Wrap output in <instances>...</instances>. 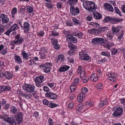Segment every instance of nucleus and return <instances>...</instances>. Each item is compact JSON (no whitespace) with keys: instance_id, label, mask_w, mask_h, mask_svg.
<instances>
[{"instance_id":"obj_1","label":"nucleus","mask_w":125,"mask_h":125,"mask_svg":"<svg viewBox=\"0 0 125 125\" xmlns=\"http://www.w3.org/2000/svg\"><path fill=\"white\" fill-rule=\"evenodd\" d=\"M83 7L89 11H92L95 10V4L94 2L91 1H86L83 3Z\"/></svg>"},{"instance_id":"obj_2","label":"nucleus","mask_w":125,"mask_h":125,"mask_svg":"<svg viewBox=\"0 0 125 125\" xmlns=\"http://www.w3.org/2000/svg\"><path fill=\"white\" fill-rule=\"evenodd\" d=\"M52 66L51 63H46L45 64L41 65L40 67L42 68V69L44 72L47 73L50 72V70L51 69Z\"/></svg>"},{"instance_id":"obj_3","label":"nucleus","mask_w":125,"mask_h":125,"mask_svg":"<svg viewBox=\"0 0 125 125\" xmlns=\"http://www.w3.org/2000/svg\"><path fill=\"white\" fill-rule=\"evenodd\" d=\"M104 39L103 38H95L92 40V43L94 45L98 44L102 45L104 43Z\"/></svg>"},{"instance_id":"obj_4","label":"nucleus","mask_w":125,"mask_h":125,"mask_svg":"<svg viewBox=\"0 0 125 125\" xmlns=\"http://www.w3.org/2000/svg\"><path fill=\"white\" fill-rule=\"evenodd\" d=\"M23 90L25 91L31 93L34 91L35 89L34 86L32 85L26 84L22 86Z\"/></svg>"},{"instance_id":"obj_5","label":"nucleus","mask_w":125,"mask_h":125,"mask_svg":"<svg viewBox=\"0 0 125 125\" xmlns=\"http://www.w3.org/2000/svg\"><path fill=\"white\" fill-rule=\"evenodd\" d=\"M123 110L120 107H118L112 114L114 117H119L122 114Z\"/></svg>"},{"instance_id":"obj_6","label":"nucleus","mask_w":125,"mask_h":125,"mask_svg":"<svg viewBox=\"0 0 125 125\" xmlns=\"http://www.w3.org/2000/svg\"><path fill=\"white\" fill-rule=\"evenodd\" d=\"M70 14L73 16H77L80 12L79 9L77 7H70Z\"/></svg>"},{"instance_id":"obj_7","label":"nucleus","mask_w":125,"mask_h":125,"mask_svg":"<svg viewBox=\"0 0 125 125\" xmlns=\"http://www.w3.org/2000/svg\"><path fill=\"white\" fill-rule=\"evenodd\" d=\"M15 39L17 40H15V43L17 45H19L23 43L24 41L23 39L21 37L20 38V35L17 34L15 36Z\"/></svg>"},{"instance_id":"obj_8","label":"nucleus","mask_w":125,"mask_h":125,"mask_svg":"<svg viewBox=\"0 0 125 125\" xmlns=\"http://www.w3.org/2000/svg\"><path fill=\"white\" fill-rule=\"evenodd\" d=\"M79 55L81 60H88L89 59L88 55L86 53L83 52H81L79 54Z\"/></svg>"},{"instance_id":"obj_9","label":"nucleus","mask_w":125,"mask_h":125,"mask_svg":"<svg viewBox=\"0 0 125 125\" xmlns=\"http://www.w3.org/2000/svg\"><path fill=\"white\" fill-rule=\"evenodd\" d=\"M2 24L4 25L6 24L9 21V19L7 15L4 14H1Z\"/></svg>"},{"instance_id":"obj_10","label":"nucleus","mask_w":125,"mask_h":125,"mask_svg":"<svg viewBox=\"0 0 125 125\" xmlns=\"http://www.w3.org/2000/svg\"><path fill=\"white\" fill-rule=\"evenodd\" d=\"M78 73H80V76L81 78L86 77V76L85 75V73L82 69V67L80 65L79 66Z\"/></svg>"},{"instance_id":"obj_11","label":"nucleus","mask_w":125,"mask_h":125,"mask_svg":"<svg viewBox=\"0 0 125 125\" xmlns=\"http://www.w3.org/2000/svg\"><path fill=\"white\" fill-rule=\"evenodd\" d=\"M122 21V19H121L111 17L110 22L112 24H115L120 22Z\"/></svg>"},{"instance_id":"obj_12","label":"nucleus","mask_w":125,"mask_h":125,"mask_svg":"<svg viewBox=\"0 0 125 125\" xmlns=\"http://www.w3.org/2000/svg\"><path fill=\"white\" fill-rule=\"evenodd\" d=\"M30 25L28 22H25L24 23L23 26L22 28L23 30L25 33H27L30 30L29 27Z\"/></svg>"},{"instance_id":"obj_13","label":"nucleus","mask_w":125,"mask_h":125,"mask_svg":"<svg viewBox=\"0 0 125 125\" xmlns=\"http://www.w3.org/2000/svg\"><path fill=\"white\" fill-rule=\"evenodd\" d=\"M45 96L46 97L50 98L52 99H55L57 98V95L56 94L52 93L49 92L45 94Z\"/></svg>"},{"instance_id":"obj_14","label":"nucleus","mask_w":125,"mask_h":125,"mask_svg":"<svg viewBox=\"0 0 125 125\" xmlns=\"http://www.w3.org/2000/svg\"><path fill=\"white\" fill-rule=\"evenodd\" d=\"M66 36L67 37V41H70L71 42L75 43H76L77 42V39L73 37L72 35H66Z\"/></svg>"},{"instance_id":"obj_15","label":"nucleus","mask_w":125,"mask_h":125,"mask_svg":"<svg viewBox=\"0 0 125 125\" xmlns=\"http://www.w3.org/2000/svg\"><path fill=\"white\" fill-rule=\"evenodd\" d=\"M4 77H5L7 79H9L12 78L13 76L12 73L9 72H5L4 73Z\"/></svg>"},{"instance_id":"obj_16","label":"nucleus","mask_w":125,"mask_h":125,"mask_svg":"<svg viewBox=\"0 0 125 125\" xmlns=\"http://www.w3.org/2000/svg\"><path fill=\"white\" fill-rule=\"evenodd\" d=\"M69 66L64 65L60 67L58 71L60 72H63L68 70L70 68Z\"/></svg>"},{"instance_id":"obj_17","label":"nucleus","mask_w":125,"mask_h":125,"mask_svg":"<svg viewBox=\"0 0 125 125\" xmlns=\"http://www.w3.org/2000/svg\"><path fill=\"white\" fill-rule=\"evenodd\" d=\"M106 10H107V11H113V9L112 6L110 4L108 3L105 4L104 5Z\"/></svg>"},{"instance_id":"obj_18","label":"nucleus","mask_w":125,"mask_h":125,"mask_svg":"<svg viewBox=\"0 0 125 125\" xmlns=\"http://www.w3.org/2000/svg\"><path fill=\"white\" fill-rule=\"evenodd\" d=\"M14 60L15 62L19 64H21L22 62V61L19 56L15 54Z\"/></svg>"},{"instance_id":"obj_19","label":"nucleus","mask_w":125,"mask_h":125,"mask_svg":"<svg viewBox=\"0 0 125 125\" xmlns=\"http://www.w3.org/2000/svg\"><path fill=\"white\" fill-rule=\"evenodd\" d=\"M3 120L11 124H13L15 122L14 119L13 117H8L7 118H4Z\"/></svg>"},{"instance_id":"obj_20","label":"nucleus","mask_w":125,"mask_h":125,"mask_svg":"<svg viewBox=\"0 0 125 125\" xmlns=\"http://www.w3.org/2000/svg\"><path fill=\"white\" fill-rule=\"evenodd\" d=\"M51 42L54 48L56 49H58L60 47V46L58 44V42L57 40L53 39L51 41Z\"/></svg>"},{"instance_id":"obj_21","label":"nucleus","mask_w":125,"mask_h":125,"mask_svg":"<svg viewBox=\"0 0 125 125\" xmlns=\"http://www.w3.org/2000/svg\"><path fill=\"white\" fill-rule=\"evenodd\" d=\"M16 121L18 124L21 123L22 121V114L21 113H20L17 114Z\"/></svg>"},{"instance_id":"obj_22","label":"nucleus","mask_w":125,"mask_h":125,"mask_svg":"<svg viewBox=\"0 0 125 125\" xmlns=\"http://www.w3.org/2000/svg\"><path fill=\"white\" fill-rule=\"evenodd\" d=\"M64 59L63 56L62 54H60L58 56V57L55 60L56 62L57 63H60L63 61Z\"/></svg>"},{"instance_id":"obj_23","label":"nucleus","mask_w":125,"mask_h":125,"mask_svg":"<svg viewBox=\"0 0 125 125\" xmlns=\"http://www.w3.org/2000/svg\"><path fill=\"white\" fill-rule=\"evenodd\" d=\"M35 80L36 86L38 87H41L42 86V85L40 84L42 82V80L40 79V78L37 77L35 78Z\"/></svg>"},{"instance_id":"obj_24","label":"nucleus","mask_w":125,"mask_h":125,"mask_svg":"<svg viewBox=\"0 0 125 125\" xmlns=\"http://www.w3.org/2000/svg\"><path fill=\"white\" fill-rule=\"evenodd\" d=\"M78 1V0H68L67 2V4L70 5V7H73V6L76 4Z\"/></svg>"},{"instance_id":"obj_25","label":"nucleus","mask_w":125,"mask_h":125,"mask_svg":"<svg viewBox=\"0 0 125 125\" xmlns=\"http://www.w3.org/2000/svg\"><path fill=\"white\" fill-rule=\"evenodd\" d=\"M114 45V44L112 42H108L107 43H105L104 45V48L110 50L111 47H112Z\"/></svg>"},{"instance_id":"obj_26","label":"nucleus","mask_w":125,"mask_h":125,"mask_svg":"<svg viewBox=\"0 0 125 125\" xmlns=\"http://www.w3.org/2000/svg\"><path fill=\"white\" fill-rule=\"evenodd\" d=\"M21 54L23 56V58L24 59L28 60V57L29 56L28 53L25 52V51H23Z\"/></svg>"},{"instance_id":"obj_27","label":"nucleus","mask_w":125,"mask_h":125,"mask_svg":"<svg viewBox=\"0 0 125 125\" xmlns=\"http://www.w3.org/2000/svg\"><path fill=\"white\" fill-rule=\"evenodd\" d=\"M91 80H92L93 82H96L98 80L97 75L95 73H93L91 75Z\"/></svg>"},{"instance_id":"obj_28","label":"nucleus","mask_w":125,"mask_h":125,"mask_svg":"<svg viewBox=\"0 0 125 125\" xmlns=\"http://www.w3.org/2000/svg\"><path fill=\"white\" fill-rule=\"evenodd\" d=\"M72 20L75 25H80L81 24V21L80 20H77L75 18H73Z\"/></svg>"},{"instance_id":"obj_29","label":"nucleus","mask_w":125,"mask_h":125,"mask_svg":"<svg viewBox=\"0 0 125 125\" xmlns=\"http://www.w3.org/2000/svg\"><path fill=\"white\" fill-rule=\"evenodd\" d=\"M85 97V94H80L77 97V100L79 102H81L83 100V98Z\"/></svg>"},{"instance_id":"obj_30","label":"nucleus","mask_w":125,"mask_h":125,"mask_svg":"<svg viewBox=\"0 0 125 125\" xmlns=\"http://www.w3.org/2000/svg\"><path fill=\"white\" fill-rule=\"evenodd\" d=\"M94 17L95 19L98 20L102 18V15L98 13H96L94 14Z\"/></svg>"},{"instance_id":"obj_31","label":"nucleus","mask_w":125,"mask_h":125,"mask_svg":"<svg viewBox=\"0 0 125 125\" xmlns=\"http://www.w3.org/2000/svg\"><path fill=\"white\" fill-rule=\"evenodd\" d=\"M120 28H119V26H118L116 27L113 26L112 27V30L113 32L116 33L119 32L120 30Z\"/></svg>"},{"instance_id":"obj_32","label":"nucleus","mask_w":125,"mask_h":125,"mask_svg":"<svg viewBox=\"0 0 125 125\" xmlns=\"http://www.w3.org/2000/svg\"><path fill=\"white\" fill-rule=\"evenodd\" d=\"M19 28V26L17 24H14L10 28V29L12 31H15Z\"/></svg>"},{"instance_id":"obj_33","label":"nucleus","mask_w":125,"mask_h":125,"mask_svg":"<svg viewBox=\"0 0 125 125\" xmlns=\"http://www.w3.org/2000/svg\"><path fill=\"white\" fill-rule=\"evenodd\" d=\"M108 77L115 78L117 76V74L115 73H110L108 74Z\"/></svg>"},{"instance_id":"obj_34","label":"nucleus","mask_w":125,"mask_h":125,"mask_svg":"<svg viewBox=\"0 0 125 125\" xmlns=\"http://www.w3.org/2000/svg\"><path fill=\"white\" fill-rule=\"evenodd\" d=\"M107 100H104L99 104V106L100 107H102L107 104Z\"/></svg>"},{"instance_id":"obj_35","label":"nucleus","mask_w":125,"mask_h":125,"mask_svg":"<svg viewBox=\"0 0 125 125\" xmlns=\"http://www.w3.org/2000/svg\"><path fill=\"white\" fill-rule=\"evenodd\" d=\"M46 54L43 53H41L39 55V59L41 60H43L46 57Z\"/></svg>"},{"instance_id":"obj_36","label":"nucleus","mask_w":125,"mask_h":125,"mask_svg":"<svg viewBox=\"0 0 125 125\" xmlns=\"http://www.w3.org/2000/svg\"><path fill=\"white\" fill-rule=\"evenodd\" d=\"M17 109L14 106H12L10 108V111L13 113L15 114L17 111Z\"/></svg>"},{"instance_id":"obj_37","label":"nucleus","mask_w":125,"mask_h":125,"mask_svg":"<svg viewBox=\"0 0 125 125\" xmlns=\"http://www.w3.org/2000/svg\"><path fill=\"white\" fill-rule=\"evenodd\" d=\"M111 18V17H107L103 20V22L104 23H106L108 21H109L110 22Z\"/></svg>"},{"instance_id":"obj_38","label":"nucleus","mask_w":125,"mask_h":125,"mask_svg":"<svg viewBox=\"0 0 125 125\" xmlns=\"http://www.w3.org/2000/svg\"><path fill=\"white\" fill-rule=\"evenodd\" d=\"M31 96L32 95L30 94H25L23 93L22 96L27 99H29Z\"/></svg>"},{"instance_id":"obj_39","label":"nucleus","mask_w":125,"mask_h":125,"mask_svg":"<svg viewBox=\"0 0 125 125\" xmlns=\"http://www.w3.org/2000/svg\"><path fill=\"white\" fill-rule=\"evenodd\" d=\"M50 107L51 108H54L55 107L58 106V105L56 104L52 103H50L49 104Z\"/></svg>"},{"instance_id":"obj_40","label":"nucleus","mask_w":125,"mask_h":125,"mask_svg":"<svg viewBox=\"0 0 125 125\" xmlns=\"http://www.w3.org/2000/svg\"><path fill=\"white\" fill-rule=\"evenodd\" d=\"M111 53L112 54L115 55L118 52V50L115 48H112L111 50Z\"/></svg>"},{"instance_id":"obj_41","label":"nucleus","mask_w":125,"mask_h":125,"mask_svg":"<svg viewBox=\"0 0 125 125\" xmlns=\"http://www.w3.org/2000/svg\"><path fill=\"white\" fill-rule=\"evenodd\" d=\"M68 46L71 50H74L76 48V47L72 43H70L69 44Z\"/></svg>"},{"instance_id":"obj_42","label":"nucleus","mask_w":125,"mask_h":125,"mask_svg":"<svg viewBox=\"0 0 125 125\" xmlns=\"http://www.w3.org/2000/svg\"><path fill=\"white\" fill-rule=\"evenodd\" d=\"M83 104L82 103H81L78 104V107L77 110L79 111H81V109H82L83 107Z\"/></svg>"},{"instance_id":"obj_43","label":"nucleus","mask_w":125,"mask_h":125,"mask_svg":"<svg viewBox=\"0 0 125 125\" xmlns=\"http://www.w3.org/2000/svg\"><path fill=\"white\" fill-rule=\"evenodd\" d=\"M27 11L30 13L32 12L33 10V8L31 6H29L27 8Z\"/></svg>"},{"instance_id":"obj_44","label":"nucleus","mask_w":125,"mask_h":125,"mask_svg":"<svg viewBox=\"0 0 125 125\" xmlns=\"http://www.w3.org/2000/svg\"><path fill=\"white\" fill-rule=\"evenodd\" d=\"M101 54L102 55L105 56L109 57H110V55L109 53L108 52H104L101 53Z\"/></svg>"},{"instance_id":"obj_45","label":"nucleus","mask_w":125,"mask_h":125,"mask_svg":"<svg viewBox=\"0 0 125 125\" xmlns=\"http://www.w3.org/2000/svg\"><path fill=\"white\" fill-rule=\"evenodd\" d=\"M17 12V9L16 8H13L11 13L12 15H14Z\"/></svg>"},{"instance_id":"obj_46","label":"nucleus","mask_w":125,"mask_h":125,"mask_svg":"<svg viewBox=\"0 0 125 125\" xmlns=\"http://www.w3.org/2000/svg\"><path fill=\"white\" fill-rule=\"evenodd\" d=\"M88 90L87 89L86 87L83 88L81 91V94H85L86 93Z\"/></svg>"},{"instance_id":"obj_47","label":"nucleus","mask_w":125,"mask_h":125,"mask_svg":"<svg viewBox=\"0 0 125 125\" xmlns=\"http://www.w3.org/2000/svg\"><path fill=\"white\" fill-rule=\"evenodd\" d=\"M79 81V79L77 78H76L74 80V83L72 84L74 85H77Z\"/></svg>"},{"instance_id":"obj_48","label":"nucleus","mask_w":125,"mask_h":125,"mask_svg":"<svg viewBox=\"0 0 125 125\" xmlns=\"http://www.w3.org/2000/svg\"><path fill=\"white\" fill-rule=\"evenodd\" d=\"M41 53H43L46 54L47 51L46 49L44 48H42L40 51Z\"/></svg>"},{"instance_id":"obj_49","label":"nucleus","mask_w":125,"mask_h":125,"mask_svg":"<svg viewBox=\"0 0 125 125\" xmlns=\"http://www.w3.org/2000/svg\"><path fill=\"white\" fill-rule=\"evenodd\" d=\"M76 35H77L79 38H81L83 35V34L82 32H78L77 33Z\"/></svg>"},{"instance_id":"obj_50","label":"nucleus","mask_w":125,"mask_h":125,"mask_svg":"<svg viewBox=\"0 0 125 125\" xmlns=\"http://www.w3.org/2000/svg\"><path fill=\"white\" fill-rule=\"evenodd\" d=\"M52 34L53 36H58L59 35V33L58 32L55 31H51Z\"/></svg>"},{"instance_id":"obj_51","label":"nucleus","mask_w":125,"mask_h":125,"mask_svg":"<svg viewBox=\"0 0 125 125\" xmlns=\"http://www.w3.org/2000/svg\"><path fill=\"white\" fill-rule=\"evenodd\" d=\"M24 93H22V92L20 90H18L17 91V94L18 96H22Z\"/></svg>"},{"instance_id":"obj_52","label":"nucleus","mask_w":125,"mask_h":125,"mask_svg":"<svg viewBox=\"0 0 125 125\" xmlns=\"http://www.w3.org/2000/svg\"><path fill=\"white\" fill-rule=\"evenodd\" d=\"M115 12L116 13L118 14L120 16L121 15V14L120 13V10L117 8L115 7Z\"/></svg>"},{"instance_id":"obj_53","label":"nucleus","mask_w":125,"mask_h":125,"mask_svg":"<svg viewBox=\"0 0 125 125\" xmlns=\"http://www.w3.org/2000/svg\"><path fill=\"white\" fill-rule=\"evenodd\" d=\"M75 85L72 84L71 86L70 89L71 92H73L74 91L75 88Z\"/></svg>"},{"instance_id":"obj_54","label":"nucleus","mask_w":125,"mask_h":125,"mask_svg":"<svg viewBox=\"0 0 125 125\" xmlns=\"http://www.w3.org/2000/svg\"><path fill=\"white\" fill-rule=\"evenodd\" d=\"M10 88L9 86H3L4 91L9 90L10 89Z\"/></svg>"},{"instance_id":"obj_55","label":"nucleus","mask_w":125,"mask_h":125,"mask_svg":"<svg viewBox=\"0 0 125 125\" xmlns=\"http://www.w3.org/2000/svg\"><path fill=\"white\" fill-rule=\"evenodd\" d=\"M10 107V105L9 104H6L4 107V108L5 110H7L9 109Z\"/></svg>"},{"instance_id":"obj_56","label":"nucleus","mask_w":125,"mask_h":125,"mask_svg":"<svg viewBox=\"0 0 125 125\" xmlns=\"http://www.w3.org/2000/svg\"><path fill=\"white\" fill-rule=\"evenodd\" d=\"M94 33L95 34H98L100 33V30L99 28L98 29H94Z\"/></svg>"},{"instance_id":"obj_57","label":"nucleus","mask_w":125,"mask_h":125,"mask_svg":"<svg viewBox=\"0 0 125 125\" xmlns=\"http://www.w3.org/2000/svg\"><path fill=\"white\" fill-rule=\"evenodd\" d=\"M102 83H98L96 85V88L99 89H101L102 88Z\"/></svg>"},{"instance_id":"obj_58","label":"nucleus","mask_w":125,"mask_h":125,"mask_svg":"<svg viewBox=\"0 0 125 125\" xmlns=\"http://www.w3.org/2000/svg\"><path fill=\"white\" fill-rule=\"evenodd\" d=\"M44 34V32L43 31H41L39 32L38 35L39 36H42Z\"/></svg>"},{"instance_id":"obj_59","label":"nucleus","mask_w":125,"mask_h":125,"mask_svg":"<svg viewBox=\"0 0 125 125\" xmlns=\"http://www.w3.org/2000/svg\"><path fill=\"white\" fill-rule=\"evenodd\" d=\"M83 80V83H86L88 81L89 78L87 77H85L82 78Z\"/></svg>"},{"instance_id":"obj_60","label":"nucleus","mask_w":125,"mask_h":125,"mask_svg":"<svg viewBox=\"0 0 125 125\" xmlns=\"http://www.w3.org/2000/svg\"><path fill=\"white\" fill-rule=\"evenodd\" d=\"M91 25H93L94 27H97L100 26L99 24L97 23H94L93 22L91 23Z\"/></svg>"},{"instance_id":"obj_61","label":"nucleus","mask_w":125,"mask_h":125,"mask_svg":"<svg viewBox=\"0 0 125 125\" xmlns=\"http://www.w3.org/2000/svg\"><path fill=\"white\" fill-rule=\"evenodd\" d=\"M46 4L47 7L50 8H52L53 5V4L51 3H46Z\"/></svg>"},{"instance_id":"obj_62","label":"nucleus","mask_w":125,"mask_h":125,"mask_svg":"<svg viewBox=\"0 0 125 125\" xmlns=\"http://www.w3.org/2000/svg\"><path fill=\"white\" fill-rule=\"evenodd\" d=\"M44 90L46 92H48L49 91V89L48 87L46 86H44L43 87Z\"/></svg>"},{"instance_id":"obj_63","label":"nucleus","mask_w":125,"mask_h":125,"mask_svg":"<svg viewBox=\"0 0 125 125\" xmlns=\"http://www.w3.org/2000/svg\"><path fill=\"white\" fill-rule=\"evenodd\" d=\"M11 31H12L10 29L9 30L5 32L4 33V34L8 36H9L10 33Z\"/></svg>"},{"instance_id":"obj_64","label":"nucleus","mask_w":125,"mask_h":125,"mask_svg":"<svg viewBox=\"0 0 125 125\" xmlns=\"http://www.w3.org/2000/svg\"><path fill=\"white\" fill-rule=\"evenodd\" d=\"M107 39L111 40L112 39L113 37V36L110 34H108L107 36Z\"/></svg>"}]
</instances>
